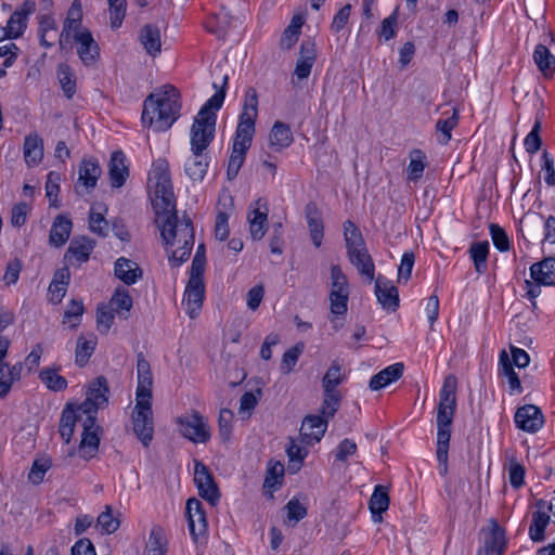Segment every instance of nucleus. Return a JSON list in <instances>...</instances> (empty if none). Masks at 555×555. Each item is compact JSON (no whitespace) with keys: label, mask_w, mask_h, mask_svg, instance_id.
<instances>
[{"label":"nucleus","mask_w":555,"mask_h":555,"mask_svg":"<svg viewBox=\"0 0 555 555\" xmlns=\"http://www.w3.org/2000/svg\"><path fill=\"white\" fill-rule=\"evenodd\" d=\"M204 298V281H195L194 279H189L184 291L182 305L185 306V312L191 319L197 317L199 310L202 309Z\"/></svg>","instance_id":"17"},{"label":"nucleus","mask_w":555,"mask_h":555,"mask_svg":"<svg viewBox=\"0 0 555 555\" xmlns=\"http://www.w3.org/2000/svg\"><path fill=\"white\" fill-rule=\"evenodd\" d=\"M234 414L229 409H221L218 417L219 434L223 441H228L232 433Z\"/></svg>","instance_id":"61"},{"label":"nucleus","mask_w":555,"mask_h":555,"mask_svg":"<svg viewBox=\"0 0 555 555\" xmlns=\"http://www.w3.org/2000/svg\"><path fill=\"white\" fill-rule=\"evenodd\" d=\"M194 482L197 487L198 494L211 505H215L220 498L218 487L209 473L206 465L195 462Z\"/></svg>","instance_id":"13"},{"label":"nucleus","mask_w":555,"mask_h":555,"mask_svg":"<svg viewBox=\"0 0 555 555\" xmlns=\"http://www.w3.org/2000/svg\"><path fill=\"white\" fill-rule=\"evenodd\" d=\"M108 307L114 312L124 315L126 319L132 308V298L129 295V292L125 288L118 287L112 296Z\"/></svg>","instance_id":"48"},{"label":"nucleus","mask_w":555,"mask_h":555,"mask_svg":"<svg viewBox=\"0 0 555 555\" xmlns=\"http://www.w3.org/2000/svg\"><path fill=\"white\" fill-rule=\"evenodd\" d=\"M530 275L538 284L555 285V257H545L530 267Z\"/></svg>","instance_id":"27"},{"label":"nucleus","mask_w":555,"mask_h":555,"mask_svg":"<svg viewBox=\"0 0 555 555\" xmlns=\"http://www.w3.org/2000/svg\"><path fill=\"white\" fill-rule=\"evenodd\" d=\"M343 380L341 365L337 361H333L322 378L323 401L320 411L327 417H334L339 410L343 396L337 387Z\"/></svg>","instance_id":"6"},{"label":"nucleus","mask_w":555,"mask_h":555,"mask_svg":"<svg viewBox=\"0 0 555 555\" xmlns=\"http://www.w3.org/2000/svg\"><path fill=\"white\" fill-rule=\"evenodd\" d=\"M305 21L300 15H295L291 24L284 30L282 42L286 43V48H292L298 40L300 28L302 27Z\"/></svg>","instance_id":"56"},{"label":"nucleus","mask_w":555,"mask_h":555,"mask_svg":"<svg viewBox=\"0 0 555 555\" xmlns=\"http://www.w3.org/2000/svg\"><path fill=\"white\" fill-rule=\"evenodd\" d=\"M138 372V387L135 392V400L146 399L152 400V385L153 376L149 361L142 353L138 354L137 359Z\"/></svg>","instance_id":"21"},{"label":"nucleus","mask_w":555,"mask_h":555,"mask_svg":"<svg viewBox=\"0 0 555 555\" xmlns=\"http://www.w3.org/2000/svg\"><path fill=\"white\" fill-rule=\"evenodd\" d=\"M469 255L474 261L476 271L479 274L485 273L487 271L489 243L487 241L474 243L469 248Z\"/></svg>","instance_id":"50"},{"label":"nucleus","mask_w":555,"mask_h":555,"mask_svg":"<svg viewBox=\"0 0 555 555\" xmlns=\"http://www.w3.org/2000/svg\"><path fill=\"white\" fill-rule=\"evenodd\" d=\"M517 428L534 434L539 431L544 424L542 411L534 404H526L516 410L514 416Z\"/></svg>","instance_id":"15"},{"label":"nucleus","mask_w":555,"mask_h":555,"mask_svg":"<svg viewBox=\"0 0 555 555\" xmlns=\"http://www.w3.org/2000/svg\"><path fill=\"white\" fill-rule=\"evenodd\" d=\"M350 262L357 267L360 274L366 276L369 281L374 280L375 267L365 246L347 251Z\"/></svg>","instance_id":"33"},{"label":"nucleus","mask_w":555,"mask_h":555,"mask_svg":"<svg viewBox=\"0 0 555 555\" xmlns=\"http://www.w3.org/2000/svg\"><path fill=\"white\" fill-rule=\"evenodd\" d=\"M155 215L163 242L170 253L169 262L173 267H179L189 259L194 246L192 220L186 215L179 218L176 207Z\"/></svg>","instance_id":"1"},{"label":"nucleus","mask_w":555,"mask_h":555,"mask_svg":"<svg viewBox=\"0 0 555 555\" xmlns=\"http://www.w3.org/2000/svg\"><path fill=\"white\" fill-rule=\"evenodd\" d=\"M27 26V18L22 12H14L3 28L4 36L10 39H16L24 34Z\"/></svg>","instance_id":"52"},{"label":"nucleus","mask_w":555,"mask_h":555,"mask_svg":"<svg viewBox=\"0 0 555 555\" xmlns=\"http://www.w3.org/2000/svg\"><path fill=\"white\" fill-rule=\"evenodd\" d=\"M108 176L112 188H121L128 176L129 169L126 164V156L121 151H115L108 163Z\"/></svg>","instance_id":"24"},{"label":"nucleus","mask_w":555,"mask_h":555,"mask_svg":"<svg viewBox=\"0 0 555 555\" xmlns=\"http://www.w3.org/2000/svg\"><path fill=\"white\" fill-rule=\"evenodd\" d=\"M350 288L346 274L337 264L331 267L330 309L335 317L345 315L348 311Z\"/></svg>","instance_id":"7"},{"label":"nucleus","mask_w":555,"mask_h":555,"mask_svg":"<svg viewBox=\"0 0 555 555\" xmlns=\"http://www.w3.org/2000/svg\"><path fill=\"white\" fill-rule=\"evenodd\" d=\"M93 241L85 236L74 238L65 253L64 259L69 264H80L82 262H86L88 261L90 254L93 250Z\"/></svg>","instance_id":"25"},{"label":"nucleus","mask_w":555,"mask_h":555,"mask_svg":"<svg viewBox=\"0 0 555 555\" xmlns=\"http://www.w3.org/2000/svg\"><path fill=\"white\" fill-rule=\"evenodd\" d=\"M404 366L400 362L387 366L386 369L372 376L369 384L370 389L377 391L398 380L401 378Z\"/></svg>","instance_id":"31"},{"label":"nucleus","mask_w":555,"mask_h":555,"mask_svg":"<svg viewBox=\"0 0 555 555\" xmlns=\"http://www.w3.org/2000/svg\"><path fill=\"white\" fill-rule=\"evenodd\" d=\"M344 236L347 251L365 246L363 236L358 227L350 220L344 222Z\"/></svg>","instance_id":"53"},{"label":"nucleus","mask_w":555,"mask_h":555,"mask_svg":"<svg viewBox=\"0 0 555 555\" xmlns=\"http://www.w3.org/2000/svg\"><path fill=\"white\" fill-rule=\"evenodd\" d=\"M24 158L28 166L38 165L43 158V141L37 133H30L24 140Z\"/></svg>","instance_id":"36"},{"label":"nucleus","mask_w":555,"mask_h":555,"mask_svg":"<svg viewBox=\"0 0 555 555\" xmlns=\"http://www.w3.org/2000/svg\"><path fill=\"white\" fill-rule=\"evenodd\" d=\"M284 475V466L281 463H274L268 468L267 476L264 478L263 487L267 489H274L278 485H281V479Z\"/></svg>","instance_id":"64"},{"label":"nucleus","mask_w":555,"mask_h":555,"mask_svg":"<svg viewBox=\"0 0 555 555\" xmlns=\"http://www.w3.org/2000/svg\"><path fill=\"white\" fill-rule=\"evenodd\" d=\"M532 59L540 73L550 78L555 73V56L551 53L547 46L539 43L535 46Z\"/></svg>","instance_id":"34"},{"label":"nucleus","mask_w":555,"mask_h":555,"mask_svg":"<svg viewBox=\"0 0 555 555\" xmlns=\"http://www.w3.org/2000/svg\"><path fill=\"white\" fill-rule=\"evenodd\" d=\"M168 540L160 526L151 529L143 555H167Z\"/></svg>","instance_id":"38"},{"label":"nucleus","mask_w":555,"mask_h":555,"mask_svg":"<svg viewBox=\"0 0 555 555\" xmlns=\"http://www.w3.org/2000/svg\"><path fill=\"white\" fill-rule=\"evenodd\" d=\"M425 155L420 150H414L410 155V164L408 166L409 180H417L422 177L425 169Z\"/></svg>","instance_id":"57"},{"label":"nucleus","mask_w":555,"mask_h":555,"mask_svg":"<svg viewBox=\"0 0 555 555\" xmlns=\"http://www.w3.org/2000/svg\"><path fill=\"white\" fill-rule=\"evenodd\" d=\"M178 90L170 85L146 96L141 121L154 131H166L179 118L181 103Z\"/></svg>","instance_id":"3"},{"label":"nucleus","mask_w":555,"mask_h":555,"mask_svg":"<svg viewBox=\"0 0 555 555\" xmlns=\"http://www.w3.org/2000/svg\"><path fill=\"white\" fill-rule=\"evenodd\" d=\"M270 145L275 151H282L283 149L288 147L293 141V132L291 127L282 121H275L270 134H269Z\"/></svg>","instance_id":"39"},{"label":"nucleus","mask_w":555,"mask_h":555,"mask_svg":"<svg viewBox=\"0 0 555 555\" xmlns=\"http://www.w3.org/2000/svg\"><path fill=\"white\" fill-rule=\"evenodd\" d=\"M375 295L382 307L389 311H396L399 307V293L397 287L383 278L375 281Z\"/></svg>","instance_id":"22"},{"label":"nucleus","mask_w":555,"mask_h":555,"mask_svg":"<svg viewBox=\"0 0 555 555\" xmlns=\"http://www.w3.org/2000/svg\"><path fill=\"white\" fill-rule=\"evenodd\" d=\"M83 311L82 301L73 299L64 312L63 323L72 322L70 327H77Z\"/></svg>","instance_id":"60"},{"label":"nucleus","mask_w":555,"mask_h":555,"mask_svg":"<svg viewBox=\"0 0 555 555\" xmlns=\"http://www.w3.org/2000/svg\"><path fill=\"white\" fill-rule=\"evenodd\" d=\"M57 79L63 90L64 95L70 100L76 93V76L73 68L62 63L57 66L56 70Z\"/></svg>","instance_id":"46"},{"label":"nucleus","mask_w":555,"mask_h":555,"mask_svg":"<svg viewBox=\"0 0 555 555\" xmlns=\"http://www.w3.org/2000/svg\"><path fill=\"white\" fill-rule=\"evenodd\" d=\"M109 23L113 29L119 28L126 15L127 0H107Z\"/></svg>","instance_id":"55"},{"label":"nucleus","mask_w":555,"mask_h":555,"mask_svg":"<svg viewBox=\"0 0 555 555\" xmlns=\"http://www.w3.org/2000/svg\"><path fill=\"white\" fill-rule=\"evenodd\" d=\"M305 214L312 243L315 247H320L324 236V224L317 204L308 203L305 207Z\"/></svg>","instance_id":"26"},{"label":"nucleus","mask_w":555,"mask_h":555,"mask_svg":"<svg viewBox=\"0 0 555 555\" xmlns=\"http://www.w3.org/2000/svg\"><path fill=\"white\" fill-rule=\"evenodd\" d=\"M96 416L86 417L83 422V433L80 441V454L83 459H92L100 444V426L95 424Z\"/></svg>","instance_id":"18"},{"label":"nucleus","mask_w":555,"mask_h":555,"mask_svg":"<svg viewBox=\"0 0 555 555\" xmlns=\"http://www.w3.org/2000/svg\"><path fill=\"white\" fill-rule=\"evenodd\" d=\"M77 44V53L86 66L93 65L100 56L99 46L89 29L76 31L72 37Z\"/></svg>","instance_id":"16"},{"label":"nucleus","mask_w":555,"mask_h":555,"mask_svg":"<svg viewBox=\"0 0 555 555\" xmlns=\"http://www.w3.org/2000/svg\"><path fill=\"white\" fill-rule=\"evenodd\" d=\"M115 275L125 284H134L142 276V269L139 264L128 258L120 257L115 262Z\"/></svg>","instance_id":"32"},{"label":"nucleus","mask_w":555,"mask_h":555,"mask_svg":"<svg viewBox=\"0 0 555 555\" xmlns=\"http://www.w3.org/2000/svg\"><path fill=\"white\" fill-rule=\"evenodd\" d=\"M72 228L73 223L68 218L56 216L50 230L49 243L55 247L63 246L69 238Z\"/></svg>","instance_id":"35"},{"label":"nucleus","mask_w":555,"mask_h":555,"mask_svg":"<svg viewBox=\"0 0 555 555\" xmlns=\"http://www.w3.org/2000/svg\"><path fill=\"white\" fill-rule=\"evenodd\" d=\"M192 154L184 165L185 172L193 181H202L209 166L208 156L203 152H192Z\"/></svg>","instance_id":"40"},{"label":"nucleus","mask_w":555,"mask_h":555,"mask_svg":"<svg viewBox=\"0 0 555 555\" xmlns=\"http://www.w3.org/2000/svg\"><path fill=\"white\" fill-rule=\"evenodd\" d=\"M70 281V273L67 267L59 269L53 276L52 282L49 285L48 295L49 300L53 305H57L62 301L67 292V286Z\"/></svg>","instance_id":"30"},{"label":"nucleus","mask_w":555,"mask_h":555,"mask_svg":"<svg viewBox=\"0 0 555 555\" xmlns=\"http://www.w3.org/2000/svg\"><path fill=\"white\" fill-rule=\"evenodd\" d=\"M228 76L223 77V86L199 109L191 128V151L204 152L215 137L216 112L222 106L225 96Z\"/></svg>","instance_id":"4"},{"label":"nucleus","mask_w":555,"mask_h":555,"mask_svg":"<svg viewBox=\"0 0 555 555\" xmlns=\"http://www.w3.org/2000/svg\"><path fill=\"white\" fill-rule=\"evenodd\" d=\"M317 60V47L312 41H304L300 46L299 56L296 62L294 77L299 81L307 79Z\"/></svg>","instance_id":"20"},{"label":"nucleus","mask_w":555,"mask_h":555,"mask_svg":"<svg viewBox=\"0 0 555 555\" xmlns=\"http://www.w3.org/2000/svg\"><path fill=\"white\" fill-rule=\"evenodd\" d=\"M114 311L108 306H102L98 308L96 311V324L98 330L101 333L106 334L113 325L114 322Z\"/></svg>","instance_id":"63"},{"label":"nucleus","mask_w":555,"mask_h":555,"mask_svg":"<svg viewBox=\"0 0 555 555\" xmlns=\"http://www.w3.org/2000/svg\"><path fill=\"white\" fill-rule=\"evenodd\" d=\"M260 206L261 199H257L254 205L250 206V211L247 216L250 236L255 241L261 240L267 231L268 208L266 204H263L264 210L261 211Z\"/></svg>","instance_id":"23"},{"label":"nucleus","mask_w":555,"mask_h":555,"mask_svg":"<svg viewBox=\"0 0 555 555\" xmlns=\"http://www.w3.org/2000/svg\"><path fill=\"white\" fill-rule=\"evenodd\" d=\"M505 533L494 519L490 521L489 535L478 555H502L505 548Z\"/></svg>","instance_id":"28"},{"label":"nucleus","mask_w":555,"mask_h":555,"mask_svg":"<svg viewBox=\"0 0 555 555\" xmlns=\"http://www.w3.org/2000/svg\"><path fill=\"white\" fill-rule=\"evenodd\" d=\"M531 199L533 201L532 206L528 208V211L521 217L519 221V232L521 233V236L528 242L538 240L540 237L543 223V216L538 211H532V209L539 210L542 207V201L537 196L534 192L528 190L522 196V202L527 203Z\"/></svg>","instance_id":"11"},{"label":"nucleus","mask_w":555,"mask_h":555,"mask_svg":"<svg viewBox=\"0 0 555 555\" xmlns=\"http://www.w3.org/2000/svg\"><path fill=\"white\" fill-rule=\"evenodd\" d=\"M82 23V5L79 0H74L67 11L66 18L63 23V28L60 35V47L63 49L70 37L76 31L85 29L81 27Z\"/></svg>","instance_id":"19"},{"label":"nucleus","mask_w":555,"mask_h":555,"mask_svg":"<svg viewBox=\"0 0 555 555\" xmlns=\"http://www.w3.org/2000/svg\"><path fill=\"white\" fill-rule=\"evenodd\" d=\"M96 343V337L94 335H90L89 338L82 335L78 337L75 350V363L78 366H85L88 363L90 357L95 350Z\"/></svg>","instance_id":"45"},{"label":"nucleus","mask_w":555,"mask_h":555,"mask_svg":"<svg viewBox=\"0 0 555 555\" xmlns=\"http://www.w3.org/2000/svg\"><path fill=\"white\" fill-rule=\"evenodd\" d=\"M140 41L147 54L156 56L162 50L160 31L156 25L146 24L140 30Z\"/></svg>","instance_id":"37"},{"label":"nucleus","mask_w":555,"mask_h":555,"mask_svg":"<svg viewBox=\"0 0 555 555\" xmlns=\"http://www.w3.org/2000/svg\"><path fill=\"white\" fill-rule=\"evenodd\" d=\"M302 350L304 346L297 344L284 352L280 367L283 374H289L294 370Z\"/></svg>","instance_id":"58"},{"label":"nucleus","mask_w":555,"mask_h":555,"mask_svg":"<svg viewBox=\"0 0 555 555\" xmlns=\"http://www.w3.org/2000/svg\"><path fill=\"white\" fill-rule=\"evenodd\" d=\"M540 130H541V117H537L534 125L531 129V131L527 134L524 141L525 150L529 154L537 153L542 144L541 138H540Z\"/></svg>","instance_id":"59"},{"label":"nucleus","mask_w":555,"mask_h":555,"mask_svg":"<svg viewBox=\"0 0 555 555\" xmlns=\"http://www.w3.org/2000/svg\"><path fill=\"white\" fill-rule=\"evenodd\" d=\"M131 418L133 433L141 443L147 448L153 440L154 435L152 400H135Z\"/></svg>","instance_id":"8"},{"label":"nucleus","mask_w":555,"mask_h":555,"mask_svg":"<svg viewBox=\"0 0 555 555\" xmlns=\"http://www.w3.org/2000/svg\"><path fill=\"white\" fill-rule=\"evenodd\" d=\"M108 392L106 378L103 376L95 378L90 383L86 400L77 406V412L85 414L86 417L95 416L99 409L107 405Z\"/></svg>","instance_id":"12"},{"label":"nucleus","mask_w":555,"mask_h":555,"mask_svg":"<svg viewBox=\"0 0 555 555\" xmlns=\"http://www.w3.org/2000/svg\"><path fill=\"white\" fill-rule=\"evenodd\" d=\"M550 521L551 517L543 511H537L532 514L529 537L533 542H542L545 539L544 531Z\"/></svg>","instance_id":"49"},{"label":"nucleus","mask_w":555,"mask_h":555,"mask_svg":"<svg viewBox=\"0 0 555 555\" xmlns=\"http://www.w3.org/2000/svg\"><path fill=\"white\" fill-rule=\"evenodd\" d=\"M81 415L82 414H79L70 403H67L64 410L62 411L59 431L65 443L70 442L76 421Z\"/></svg>","instance_id":"42"},{"label":"nucleus","mask_w":555,"mask_h":555,"mask_svg":"<svg viewBox=\"0 0 555 555\" xmlns=\"http://www.w3.org/2000/svg\"><path fill=\"white\" fill-rule=\"evenodd\" d=\"M147 186L155 212H163L176 207L169 164L166 159L158 158L153 163L149 173Z\"/></svg>","instance_id":"5"},{"label":"nucleus","mask_w":555,"mask_h":555,"mask_svg":"<svg viewBox=\"0 0 555 555\" xmlns=\"http://www.w3.org/2000/svg\"><path fill=\"white\" fill-rule=\"evenodd\" d=\"M23 363L11 365L8 362L0 365V399H5L15 383L22 378Z\"/></svg>","instance_id":"29"},{"label":"nucleus","mask_w":555,"mask_h":555,"mask_svg":"<svg viewBox=\"0 0 555 555\" xmlns=\"http://www.w3.org/2000/svg\"><path fill=\"white\" fill-rule=\"evenodd\" d=\"M499 374L507 378L512 391L518 393L522 391L520 379L514 371L513 363L505 350H502L499 356Z\"/></svg>","instance_id":"44"},{"label":"nucleus","mask_w":555,"mask_h":555,"mask_svg":"<svg viewBox=\"0 0 555 555\" xmlns=\"http://www.w3.org/2000/svg\"><path fill=\"white\" fill-rule=\"evenodd\" d=\"M333 417H327L325 414L318 415H307L301 423L300 427V436L302 442L307 444H313L319 442L324 436L330 420Z\"/></svg>","instance_id":"14"},{"label":"nucleus","mask_w":555,"mask_h":555,"mask_svg":"<svg viewBox=\"0 0 555 555\" xmlns=\"http://www.w3.org/2000/svg\"><path fill=\"white\" fill-rule=\"evenodd\" d=\"M459 122L457 111L454 109L452 116L446 119H439L436 124V131L440 134L439 143L447 144L451 140V132Z\"/></svg>","instance_id":"54"},{"label":"nucleus","mask_w":555,"mask_h":555,"mask_svg":"<svg viewBox=\"0 0 555 555\" xmlns=\"http://www.w3.org/2000/svg\"><path fill=\"white\" fill-rule=\"evenodd\" d=\"M369 507L372 513L373 520L380 522L382 514L389 507V495L383 486H376L369 502Z\"/></svg>","instance_id":"41"},{"label":"nucleus","mask_w":555,"mask_h":555,"mask_svg":"<svg viewBox=\"0 0 555 555\" xmlns=\"http://www.w3.org/2000/svg\"><path fill=\"white\" fill-rule=\"evenodd\" d=\"M102 173L99 163L91 159H83L79 166V182L87 189H93L96 185L98 179Z\"/></svg>","instance_id":"43"},{"label":"nucleus","mask_w":555,"mask_h":555,"mask_svg":"<svg viewBox=\"0 0 555 555\" xmlns=\"http://www.w3.org/2000/svg\"><path fill=\"white\" fill-rule=\"evenodd\" d=\"M39 377L41 382L52 391H63L67 388V380L65 377L57 373V370L46 367Z\"/></svg>","instance_id":"51"},{"label":"nucleus","mask_w":555,"mask_h":555,"mask_svg":"<svg viewBox=\"0 0 555 555\" xmlns=\"http://www.w3.org/2000/svg\"><path fill=\"white\" fill-rule=\"evenodd\" d=\"M177 425L180 434L194 443H206L211 437L207 420L195 410L178 417Z\"/></svg>","instance_id":"9"},{"label":"nucleus","mask_w":555,"mask_h":555,"mask_svg":"<svg viewBox=\"0 0 555 555\" xmlns=\"http://www.w3.org/2000/svg\"><path fill=\"white\" fill-rule=\"evenodd\" d=\"M451 438V428L438 427L437 431V460L441 467V474L448 470V450Z\"/></svg>","instance_id":"47"},{"label":"nucleus","mask_w":555,"mask_h":555,"mask_svg":"<svg viewBox=\"0 0 555 555\" xmlns=\"http://www.w3.org/2000/svg\"><path fill=\"white\" fill-rule=\"evenodd\" d=\"M489 230L495 248L500 251H507L509 249V240L505 230L496 223H490Z\"/></svg>","instance_id":"62"},{"label":"nucleus","mask_w":555,"mask_h":555,"mask_svg":"<svg viewBox=\"0 0 555 555\" xmlns=\"http://www.w3.org/2000/svg\"><path fill=\"white\" fill-rule=\"evenodd\" d=\"M258 115V95L254 88H248L245 93L243 111L236 128L232 152L227 168L228 180H234L243 166L246 153L249 150L255 134V121Z\"/></svg>","instance_id":"2"},{"label":"nucleus","mask_w":555,"mask_h":555,"mask_svg":"<svg viewBox=\"0 0 555 555\" xmlns=\"http://www.w3.org/2000/svg\"><path fill=\"white\" fill-rule=\"evenodd\" d=\"M456 386L457 379L454 375L444 378L439 396L437 427L451 428L456 408Z\"/></svg>","instance_id":"10"}]
</instances>
